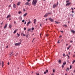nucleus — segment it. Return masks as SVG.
Segmentation results:
<instances>
[{"label": "nucleus", "instance_id": "nucleus-1", "mask_svg": "<svg viewBox=\"0 0 75 75\" xmlns=\"http://www.w3.org/2000/svg\"><path fill=\"white\" fill-rule=\"evenodd\" d=\"M37 3V0H33L32 3V5L35 6L36 5Z\"/></svg>", "mask_w": 75, "mask_h": 75}, {"label": "nucleus", "instance_id": "nucleus-2", "mask_svg": "<svg viewBox=\"0 0 75 75\" xmlns=\"http://www.w3.org/2000/svg\"><path fill=\"white\" fill-rule=\"evenodd\" d=\"M21 44V42H18V43H16L15 44V46H18V45H20Z\"/></svg>", "mask_w": 75, "mask_h": 75}, {"label": "nucleus", "instance_id": "nucleus-3", "mask_svg": "<svg viewBox=\"0 0 75 75\" xmlns=\"http://www.w3.org/2000/svg\"><path fill=\"white\" fill-rule=\"evenodd\" d=\"M49 20H50L51 22H54V20L51 18H49Z\"/></svg>", "mask_w": 75, "mask_h": 75}, {"label": "nucleus", "instance_id": "nucleus-4", "mask_svg": "<svg viewBox=\"0 0 75 75\" xmlns=\"http://www.w3.org/2000/svg\"><path fill=\"white\" fill-rule=\"evenodd\" d=\"M25 4L26 5H28V6H31V4L28 2H26L25 3Z\"/></svg>", "mask_w": 75, "mask_h": 75}, {"label": "nucleus", "instance_id": "nucleus-5", "mask_svg": "<svg viewBox=\"0 0 75 75\" xmlns=\"http://www.w3.org/2000/svg\"><path fill=\"white\" fill-rule=\"evenodd\" d=\"M29 35V34H28V33H27L25 35V36L27 38H28V35Z\"/></svg>", "mask_w": 75, "mask_h": 75}, {"label": "nucleus", "instance_id": "nucleus-6", "mask_svg": "<svg viewBox=\"0 0 75 75\" xmlns=\"http://www.w3.org/2000/svg\"><path fill=\"white\" fill-rule=\"evenodd\" d=\"M7 27V24H5V26H4V28L5 29L6 27Z\"/></svg>", "mask_w": 75, "mask_h": 75}, {"label": "nucleus", "instance_id": "nucleus-7", "mask_svg": "<svg viewBox=\"0 0 75 75\" xmlns=\"http://www.w3.org/2000/svg\"><path fill=\"white\" fill-rule=\"evenodd\" d=\"M71 4V3H68L66 4V6H69Z\"/></svg>", "mask_w": 75, "mask_h": 75}, {"label": "nucleus", "instance_id": "nucleus-8", "mask_svg": "<svg viewBox=\"0 0 75 75\" xmlns=\"http://www.w3.org/2000/svg\"><path fill=\"white\" fill-rule=\"evenodd\" d=\"M31 23V21H29L28 23H27V26H28L29 24Z\"/></svg>", "mask_w": 75, "mask_h": 75}, {"label": "nucleus", "instance_id": "nucleus-9", "mask_svg": "<svg viewBox=\"0 0 75 75\" xmlns=\"http://www.w3.org/2000/svg\"><path fill=\"white\" fill-rule=\"evenodd\" d=\"M11 17V15L10 14H9L6 17V18H8V17Z\"/></svg>", "mask_w": 75, "mask_h": 75}, {"label": "nucleus", "instance_id": "nucleus-10", "mask_svg": "<svg viewBox=\"0 0 75 75\" xmlns=\"http://www.w3.org/2000/svg\"><path fill=\"white\" fill-rule=\"evenodd\" d=\"M13 8H16V5L15 4H13Z\"/></svg>", "mask_w": 75, "mask_h": 75}, {"label": "nucleus", "instance_id": "nucleus-11", "mask_svg": "<svg viewBox=\"0 0 75 75\" xmlns=\"http://www.w3.org/2000/svg\"><path fill=\"white\" fill-rule=\"evenodd\" d=\"M20 4H21V2H19L18 3L17 5V6H19Z\"/></svg>", "mask_w": 75, "mask_h": 75}, {"label": "nucleus", "instance_id": "nucleus-12", "mask_svg": "<svg viewBox=\"0 0 75 75\" xmlns=\"http://www.w3.org/2000/svg\"><path fill=\"white\" fill-rule=\"evenodd\" d=\"M19 19L21 21L22 20V17L21 16H20L19 17Z\"/></svg>", "mask_w": 75, "mask_h": 75}, {"label": "nucleus", "instance_id": "nucleus-13", "mask_svg": "<svg viewBox=\"0 0 75 75\" xmlns=\"http://www.w3.org/2000/svg\"><path fill=\"white\" fill-rule=\"evenodd\" d=\"M57 6V5H55V4H54L53 6V8H55V7Z\"/></svg>", "mask_w": 75, "mask_h": 75}, {"label": "nucleus", "instance_id": "nucleus-14", "mask_svg": "<svg viewBox=\"0 0 75 75\" xmlns=\"http://www.w3.org/2000/svg\"><path fill=\"white\" fill-rule=\"evenodd\" d=\"M16 32H17V29H16V30H15L13 32L14 34L16 33Z\"/></svg>", "mask_w": 75, "mask_h": 75}, {"label": "nucleus", "instance_id": "nucleus-15", "mask_svg": "<svg viewBox=\"0 0 75 75\" xmlns=\"http://www.w3.org/2000/svg\"><path fill=\"white\" fill-rule=\"evenodd\" d=\"M71 33H73V34H75V31L74 30H71Z\"/></svg>", "mask_w": 75, "mask_h": 75}, {"label": "nucleus", "instance_id": "nucleus-16", "mask_svg": "<svg viewBox=\"0 0 75 75\" xmlns=\"http://www.w3.org/2000/svg\"><path fill=\"white\" fill-rule=\"evenodd\" d=\"M48 14H47V13H46V14H45V15H44V17H47V16H48Z\"/></svg>", "mask_w": 75, "mask_h": 75}, {"label": "nucleus", "instance_id": "nucleus-17", "mask_svg": "<svg viewBox=\"0 0 75 75\" xmlns=\"http://www.w3.org/2000/svg\"><path fill=\"white\" fill-rule=\"evenodd\" d=\"M59 64H61V60H59L58 61Z\"/></svg>", "mask_w": 75, "mask_h": 75}, {"label": "nucleus", "instance_id": "nucleus-18", "mask_svg": "<svg viewBox=\"0 0 75 75\" xmlns=\"http://www.w3.org/2000/svg\"><path fill=\"white\" fill-rule=\"evenodd\" d=\"M27 13H26L25 14L23 15V17H25L26 16H27Z\"/></svg>", "mask_w": 75, "mask_h": 75}, {"label": "nucleus", "instance_id": "nucleus-19", "mask_svg": "<svg viewBox=\"0 0 75 75\" xmlns=\"http://www.w3.org/2000/svg\"><path fill=\"white\" fill-rule=\"evenodd\" d=\"M13 51H12L11 53V54H10V57H11V54H13Z\"/></svg>", "mask_w": 75, "mask_h": 75}, {"label": "nucleus", "instance_id": "nucleus-20", "mask_svg": "<svg viewBox=\"0 0 75 75\" xmlns=\"http://www.w3.org/2000/svg\"><path fill=\"white\" fill-rule=\"evenodd\" d=\"M34 24H35V22H36V19H34Z\"/></svg>", "mask_w": 75, "mask_h": 75}, {"label": "nucleus", "instance_id": "nucleus-21", "mask_svg": "<svg viewBox=\"0 0 75 75\" xmlns=\"http://www.w3.org/2000/svg\"><path fill=\"white\" fill-rule=\"evenodd\" d=\"M70 16H72V17H73L74 16V14L73 13H71L70 15Z\"/></svg>", "mask_w": 75, "mask_h": 75}, {"label": "nucleus", "instance_id": "nucleus-22", "mask_svg": "<svg viewBox=\"0 0 75 75\" xmlns=\"http://www.w3.org/2000/svg\"><path fill=\"white\" fill-rule=\"evenodd\" d=\"M63 27H64L66 28L67 27V26L66 25H63Z\"/></svg>", "mask_w": 75, "mask_h": 75}, {"label": "nucleus", "instance_id": "nucleus-23", "mask_svg": "<svg viewBox=\"0 0 75 75\" xmlns=\"http://www.w3.org/2000/svg\"><path fill=\"white\" fill-rule=\"evenodd\" d=\"M55 24H59V22H57L56 21H55Z\"/></svg>", "mask_w": 75, "mask_h": 75}, {"label": "nucleus", "instance_id": "nucleus-24", "mask_svg": "<svg viewBox=\"0 0 75 75\" xmlns=\"http://www.w3.org/2000/svg\"><path fill=\"white\" fill-rule=\"evenodd\" d=\"M66 65V62H65L63 64V65Z\"/></svg>", "mask_w": 75, "mask_h": 75}, {"label": "nucleus", "instance_id": "nucleus-25", "mask_svg": "<svg viewBox=\"0 0 75 75\" xmlns=\"http://www.w3.org/2000/svg\"><path fill=\"white\" fill-rule=\"evenodd\" d=\"M75 62V60H74L72 62V63L73 64H74V63Z\"/></svg>", "mask_w": 75, "mask_h": 75}, {"label": "nucleus", "instance_id": "nucleus-26", "mask_svg": "<svg viewBox=\"0 0 75 75\" xmlns=\"http://www.w3.org/2000/svg\"><path fill=\"white\" fill-rule=\"evenodd\" d=\"M63 56H64V57H66V55H65V54L64 53L63 54Z\"/></svg>", "mask_w": 75, "mask_h": 75}, {"label": "nucleus", "instance_id": "nucleus-27", "mask_svg": "<svg viewBox=\"0 0 75 75\" xmlns=\"http://www.w3.org/2000/svg\"><path fill=\"white\" fill-rule=\"evenodd\" d=\"M48 15H49V14H51V13H47Z\"/></svg>", "mask_w": 75, "mask_h": 75}, {"label": "nucleus", "instance_id": "nucleus-28", "mask_svg": "<svg viewBox=\"0 0 75 75\" xmlns=\"http://www.w3.org/2000/svg\"><path fill=\"white\" fill-rule=\"evenodd\" d=\"M9 27L10 28H11V25H9Z\"/></svg>", "mask_w": 75, "mask_h": 75}, {"label": "nucleus", "instance_id": "nucleus-29", "mask_svg": "<svg viewBox=\"0 0 75 75\" xmlns=\"http://www.w3.org/2000/svg\"><path fill=\"white\" fill-rule=\"evenodd\" d=\"M21 11H19L18 12V14H21Z\"/></svg>", "mask_w": 75, "mask_h": 75}, {"label": "nucleus", "instance_id": "nucleus-30", "mask_svg": "<svg viewBox=\"0 0 75 75\" xmlns=\"http://www.w3.org/2000/svg\"><path fill=\"white\" fill-rule=\"evenodd\" d=\"M2 65H4V62L2 61Z\"/></svg>", "mask_w": 75, "mask_h": 75}, {"label": "nucleus", "instance_id": "nucleus-31", "mask_svg": "<svg viewBox=\"0 0 75 75\" xmlns=\"http://www.w3.org/2000/svg\"><path fill=\"white\" fill-rule=\"evenodd\" d=\"M30 28H29L28 30V31H30Z\"/></svg>", "mask_w": 75, "mask_h": 75}, {"label": "nucleus", "instance_id": "nucleus-32", "mask_svg": "<svg viewBox=\"0 0 75 75\" xmlns=\"http://www.w3.org/2000/svg\"><path fill=\"white\" fill-rule=\"evenodd\" d=\"M17 35H18V37H19L20 36V34H18V33H17Z\"/></svg>", "mask_w": 75, "mask_h": 75}, {"label": "nucleus", "instance_id": "nucleus-33", "mask_svg": "<svg viewBox=\"0 0 75 75\" xmlns=\"http://www.w3.org/2000/svg\"><path fill=\"white\" fill-rule=\"evenodd\" d=\"M24 30H25H25H26V28H24Z\"/></svg>", "mask_w": 75, "mask_h": 75}, {"label": "nucleus", "instance_id": "nucleus-34", "mask_svg": "<svg viewBox=\"0 0 75 75\" xmlns=\"http://www.w3.org/2000/svg\"><path fill=\"white\" fill-rule=\"evenodd\" d=\"M69 0L67 1H66V3H69Z\"/></svg>", "mask_w": 75, "mask_h": 75}, {"label": "nucleus", "instance_id": "nucleus-35", "mask_svg": "<svg viewBox=\"0 0 75 75\" xmlns=\"http://www.w3.org/2000/svg\"><path fill=\"white\" fill-rule=\"evenodd\" d=\"M34 28H32V30H34Z\"/></svg>", "mask_w": 75, "mask_h": 75}, {"label": "nucleus", "instance_id": "nucleus-36", "mask_svg": "<svg viewBox=\"0 0 75 75\" xmlns=\"http://www.w3.org/2000/svg\"><path fill=\"white\" fill-rule=\"evenodd\" d=\"M73 57H75V54H74L73 55Z\"/></svg>", "mask_w": 75, "mask_h": 75}, {"label": "nucleus", "instance_id": "nucleus-37", "mask_svg": "<svg viewBox=\"0 0 75 75\" xmlns=\"http://www.w3.org/2000/svg\"><path fill=\"white\" fill-rule=\"evenodd\" d=\"M62 68L63 69L64 68V65H62Z\"/></svg>", "mask_w": 75, "mask_h": 75}, {"label": "nucleus", "instance_id": "nucleus-38", "mask_svg": "<svg viewBox=\"0 0 75 75\" xmlns=\"http://www.w3.org/2000/svg\"><path fill=\"white\" fill-rule=\"evenodd\" d=\"M48 70H47L45 72H46V73H47V72H48Z\"/></svg>", "mask_w": 75, "mask_h": 75}, {"label": "nucleus", "instance_id": "nucleus-39", "mask_svg": "<svg viewBox=\"0 0 75 75\" xmlns=\"http://www.w3.org/2000/svg\"><path fill=\"white\" fill-rule=\"evenodd\" d=\"M68 59H69V56H68Z\"/></svg>", "mask_w": 75, "mask_h": 75}, {"label": "nucleus", "instance_id": "nucleus-40", "mask_svg": "<svg viewBox=\"0 0 75 75\" xmlns=\"http://www.w3.org/2000/svg\"><path fill=\"white\" fill-rule=\"evenodd\" d=\"M36 75H39V73L37 74V73H36Z\"/></svg>", "mask_w": 75, "mask_h": 75}, {"label": "nucleus", "instance_id": "nucleus-41", "mask_svg": "<svg viewBox=\"0 0 75 75\" xmlns=\"http://www.w3.org/2000/svg\"><path fill=\"white\" fill-rule=\"evenodd\" d=\"M22 23H24V20H22Z\"/></svg>", "mask_w": 75, "mask_h": 75}, {"label": "nucleus", "instance_id": "nucleus-42", "mask_svg": "<svg viewBox=\"0 0 75 75\" xmlns=\"http://www.w3.org/2000/svg\"><path fill=\"white\" fill-rule=\"evenodd\" d=\"M19 41H20V42H21V41H21V40H19Z\"/></svg>", "mask_w": 75, "mask_h": 75}, {"label": "nucleus", "instance_id": "nucleus-43", "mask_svg": "<svg viewBox=\"0 0 75 75\" xmlns=\"http://www.w3.org/2000/svg\"><path fill=\"white\" fill-rule=\"evenodd\" d=\"M14 24H16V21H15L14 22Z\"/></svg>", "mask_w": 75, "mask_h": 75}, {"label": "nucleus", "instance_id": "nucleus-44", "mask_svg": "<svg viewBox=\"0 0 75 75\" xmlns=\"http://www.w3.org/2000/svg\"><path fill=\"white\" fill-rule=\"evenodd\" d=\"M72 68V67L71 66H70V69H71Z\"/></svg>", "mask_w": 75, "mask_h": 75}, {"label": "nucleus", "instance_id": "nucleus-45", "mask_svg": "<svg viewBox=\"0 0 75 75\" xmlns=\"http://www.w3.org/2000/svg\"><path fill=\"white\" fill-rule=\"evenodd\" d=\"M53 72L54 73L55 72V70L54 69L53 70Z\"/></svg>", "mask_w": 75, "mask_h": 75}, {"label": "nucleus", "instance_id": "nucleus-46", "mask_svg": "<svg viewBox=\"0 0 75 75\" xmlns=\"http://www.w3.org/2000/svg\"><path fill=\"white\" fill-rule=\"evenodd\" d=\"M58 2H57L56 6H58Z\"/></svg>", "mask_w": 75, "mask_h": 75}, {"label": "nucleus", "instance_id": "nucleus-47", "mask_svg": "<svg viewBox=\"0 0 75 75\" xmlns=\"http://www.w3.org/2000/svg\"><path fill=\"white\" fill-rule=\"evenodd\" d=\"M23 11H25V9H23Z\"/></svg>", "mask_w": 75, "mask_h": 75}, {"label": "nucleus", "instance_id": "nucleus-48", "mask_svg": "<svg viewBox=\"0 0 75 75\" xmlns=\"http://www.w3.org/2000/svg\"><path fill=\"white\" fill-rule=\"evenodd\" d=\"M69 47H67V50H69Z\"/></svg>", "mask_w": 75, "mask_h": 75}, {"label": "nucleus", "instance_id": "nucleus-49", "mask_svg": "<svg viewBox=\"0 0 75 75\" xmlns=\"http://www.w3.org/2000/svg\"><path fill=\"white\" fill-rule=\"evenodd\" d=\"M8 7H11V5H9Z\"/></svg>", "mask_w": 75, "mask_h": 75}, {"label": "nucleus", "instance_id": "nucleus-50", "mask_svg": "<svg viewBox=\"0 0 75 75\" xmlns=\"http://www.w3.org/2000/svg\"><path fill=\"white\" fill-rule=\"evenodd\" d=\"M23 37H25V34H23Z\"/></svg>", "mask_w": 75, "mask_h": 75}, {"label": "nucleus", "instance_id": "nucleus-51", "mask_svg": "<svg viewBox=\"0 0 75 75\" xmlns=\"http://www.w3.org/2000/svg\"><path fill=\"white\" fill-rule=\"evenodd\" d=\"M10 64V62H8V65H9Z\"/></svg>", "mask_w": 75, "mask_h": 75}, {"label": "nucleus", "instance_id": "nucleus-52", "mask_svg": "<svg viewBox=\"0 0 75 75\" xmlns=\"http://www.w3.org/2000/svg\"><path fill=\"white\" fill-rule=\"evenodd\" d=\"M30 1V0H27V1L28 2H29V1Z\"/></svg>", "mask_w": 75, "mask_h": 75}, {"label": "nucleus", "instance_id": "nucleus-53", "mask_svg": "<svg viewBox=\"0 0 75 75\" xmlns=\"http://www.w3.org/2000/svg\"><path fill=\"white\" fill-rule=\"evenodd\" d=\"M46 73H47L46 72V71H45V72H44V74H46Z\"/></svg>", "mask_w": 75, "mask_h": 75}, {"label": "nucleus", "instance_id": "nucleus-54", "mask_svg": "<svg viewBox=\"0 0 75 75\" xmlns=\"http://www.w3.org/2000/svg\"><path fill=\"white\" fill-rule=\"evenodd\" d=\"M61 33H64V31H61Z\"/></svg>", "mask_w": 75, "mask_h": 75}, {"label": "nucleus", "instance_id": "nucleus-55", "mask_svg": "<svg viewBox=\"0 0 75 75\" xmlns=\"http://www.w3.org/2000/svg\"><path fill=\"white\" fill-rule=\"evenodd\" d=\"M41 25H42L41 23H40V26H41V27H42V26Z\"/></svg>", "mask_w": 75, "mask_h": 75}, {"label": "nucleus", "instance_id": "nucleus-56", "mask_svg": "<svg viewBox=\"0 0 75 75\" xmlns=\"http://www.w3.org/2000/svg\"><path fill=\"white\" fill-rule=\"evenodd\" d=\"M41 35H42L41 34H40V37H41Z\"/></svg>", "mask_w": 75, "mask_h": 75}, {"label": "nucleus", "instance_id": "nucleus-57", "mask_svg": "<svg viewBox=\"0 0 75 75\" xmlns=\"http://www.w3.org/2000/svg\"><path fill=\"white\" fill-rule=\"evenodd\" d=\"M34 40H35V38H34V39H33V41H32V42H33V41H34Z\"/></svg>", "mask_w": 75, "mask_h": 75}, {"label": "nucleus", "instance_id": "nucleus-58", "mask_svg": "<svg viewBox=\"0 0 75 75\" xmlns=\"http://www.w3.org/2000/svg\"><path fill=\"white\" fill-rule=\"evenodd\" d=\"M26 22H25V23H24V24L25 25V24H26Z\"/></svg>", "mask_w": 75, "mask_h": 75}, {"label": "nucleus", "instance_id": "nucleus-59", "mask_svg": "<svg viewBox=\"0 0 75 75\" xmlns=\"http://www.w3.org/2000/svg\"><path fill=\"white\" fill-rule=\"evenodd\" d=\"M1 62H0V65H1Z\"/></svg>", "mask_w": 75, "mask_h": 75}, {"label": "nucleus", "instance_id": "nucleus-60", "mask_svg": "<svg viewBox=\"0 0 75 75\" xmlns=\"http://www.w3.org/2000/svg\"><path fill=\"white\" fill-rule=\"evenodd\" d=\"M3 66H4V64H2V68H3Z\"/></svg>", "mask_w": 75, "mask_h": 75}, {"label": "nucleus", "instance_id": "nucleus-61", "mask_svg": "<svg viewBox=\"0 0 75 75\" xmlns=\"http://www.w3.org/2000/svg\"><path fill=\"white\" fill-rule=\"evenodd\" d=\"M48 35H49L48 34H47L46 35V36H48Z\"/></svg>", "mask_w": 75, "mask_h": 75}, {"label": "nucleus", "instance_id": "nucleus-62", "mask_svg": "<svg viewBox=\"0 0 75 75\" xmlns=\"http://www.w3.org/2000/svg\"><path fill=\"white\" fill-rule=\"evenodd\" d=\"M73 42V41L72 40H71L70 41V42H71V43L72 42Z\"/></svg>", "mask_w": 75, "mask_h": 75}, {"label": "nucleus", "instance_id": "nucleus-63", "mask_svg": "<svg viewBox=\"0 0 75 75\" xmlns=\"http://www.w3.org/2000/svg\"><path fill=\"white\" fill-rule=\"evenodd\" d=\"M71 47V45H70L69 46V48H70V47Z\"/></svg>", "mask_w": 75, "mask_h": 75}, {"label": "nucleus", "instance_id": "nucleus-64", "mask_svg": "<svg viewBox=\"0 0 75 75\" xmlns=\"http://www.w3.org/2000/svg\"><path fill=\"white\" fill-rule=\"evenodd\" d=\"M69 68H67V70H68V71H69Z\"/></svg>", "mask_w": 75, "mask_h": 75}]
</instances>
